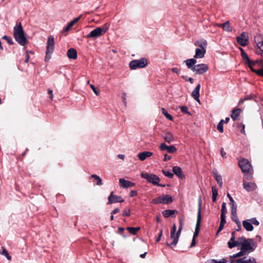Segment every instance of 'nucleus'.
<instances>
[{
    "instance_id": "nucleus-47",
    "label": "nucleus",
    "mask_w": 263,
    "mask_h": 263,
    "mask_svg": "<svg viewBox=\"0 0 263 263\" xmlns=\"http://www.w3.org/2000/svg\"><path fill=\"white\" fill-rule=\"evenodd\" d=\"M181 111L185 114L191 115V114L190 112L188 111V107L186 106H182L180 107Z\"/></svg>"
},
{
    "instance_id": "nucleus-5",
    "label": "nucleus",
    "mask_w": 263,
    "mask_h": 263,
    "mask_svg": "<svg viewBox=\"0 0 263 263\" xmlns=\"http://www.w3.org/2000/svg\"><path fill=\"white\" fill-rule=\"evenodd\" d=\"M201 197L199 198L198 199V213H197V222L195 227V230L194 233L193 238H196L199 235V232L200 231V222L201 220Z\"/></svg>"
},
{
    "instance_id": "nucleus-49",
    "label": "nucleus",
    "mask_w": 263,
    "mask_h": 263,
    "mask_svg": "<svg viewBox=\"0 0 263 263\" xmlns=\"http://www.w3.org/2000/svg\"><path fill=\"white\" fill-rule=\"evenodd\" d=\"M237 128H240V132L241 134H245V125L241 123L238 124L237 125Z\"/></svg>"
},
{
    "instance_id": "nucleus-35",
    "label": "nucleus",
    "mask_w": 263,
    "mask_h": 263,
    "mask_svg": "<svg viewBox=\"0 0 263 263\" xmlns=\"http://www.w3.org/2000/svg\"><path fill=\"white\" fill-rule=\"evenodd\" d=\"M1 249H2V251L1 252L0 251V253L2 255H4L7 258V259L8 260H11V256L9 254L7 250L4 247H2L1 248Z\"/></svg>"
},
{
    "instance_id": "nucleus-3",
    "label": "nucleus",
    "mask_w": 263,
    "mask_h": 263,
    "mask_svg": "<svg viewBox=\"0 0 263 263\" xmlns=\"http://www.w3.org/2000/svg\"><path fill=\"white\" fill-rule=\"evenodd\" d=\"M54 49V39L52 35L49 36L48 37L47 46H46V55L45 57V61H48L51 57V54L53 52Z\"/></svg>"
},
{
    "instance_id": "nucleus-64",
    "label": "nucleus",
    "mask_w": 263,
    "mask_h": 263,
    "mask_svg": "<svg viewBox=\"0 0 263 263\" xmlns=\"http://www.w3.org/2000/svg\"><path fill=\"white\" fill-rule=\"evenodd\" d=\"M172 157L167 154H165L164 156L163 161H167L171 159Z\"/></svg>"
},
{
    "instance_id": "nucleus-12",
    "label": "nucleus",
    "mask_w": 263,
    "mask_h": 263,
    "mask_svg": "<svg viewBox=\"0 0 263 263\" xmlns=\"http://www.w3.org/2000/svg\"><path fill=\"white\" fill-rule=\"evenodd\" d=\"M160 149L161 151H167V152L171 154L175 153L177 149L173 145H167L164 143H162L160 145Z\"/></svg>"
},
{
    "instance_id": "nucleus-59",
    "label": "nucleus",
    "mask_w": 263,
    "mask_h": 263,
    "mask_svg": "<svg viewBox=\"0 0 263 263\" xmlns=\"http://www.w3.org/2000/svg\"><path fill=\"white\" fill-rule=\"evenodd\" d=\"M137 194H138L137 191H136L135 190H132V191H130V192L129 193V196L130 197H133L137 196Z\"/></svg>"
},
{
    "instance_id": "nucleus-54",
    "label": "nucleus",
    "mask_w": 263,
    "mask_h": 263,
    "mask_svg": "<svg viewBox=\"0 0 263 263\" xmlns=\"http://www.w3.org/2000/svg\"><path fill=\"white\" fill-rule=\"evenodd\" d=\"M109 24L108 23H105L102 28V33L104 34L109 29Z\"/></svg>"
},
{
    "instance_id": "nucleus-53",
    "label": "nucleus",
    "mask_w": 263,
    "mask_h": 263,
    "mask_svg": "<svg viewBox=\"0 0 263 263\" xmlns=\"http://www.w3.org/2000/svg\"><path fill=\"white\" fill-rule=\"evenodd\" d=\"M179 226L178 230L182 231V229H183V224H184V220L182 217H181L179 219Z\"/></svg>"
},
{
    "instance_id": "nucleus-41",
    "label": "nucleus",
    "mask_w": 263,
    "mask_h": 263,
    "mask_svg": "<svg viewBox=\"0 0 263 263\" xmlns=\"http://www.w3.org/2000/svg\"><path fill=\"white\" fill-rule=\"evenodd\" d=\"M257 46L260 49V53L257 52V54H260L261 57L263 58V41L258 42L257 43Z\"/></svg>"
},
{
    "instance_id": "nucleus-51",
    "label": "nucleus",
    "mask_w": 263,
    "mask_h": 263,
    "mask_svg": "<svg viewBox=\"0 0 263 263\" xmlns=\"http://www.w3.org/2000/svg\"><path fill=\"white\" fill-rule=\"evenodd\" d=\"M250 221L251 224H254L255 226H258L259 224V221L256 219V218H252L250 219H249Z\"/></svg>"
},
{
    "instance_id": "nucleus-36",
    "label": "nucleus",
    "mask_w": 263,
    "mask_h": 263,
    "mask_svg": "<svg viewBox=\"0 0 263 263\" xmlns=\"http://www.w3.org/2000/svg\"><path fill=\"white\" fill-rule=\"evenodd\" d=\"M195 45L198 46L202 50L205 49V46L207 45V42L205 40H203L202 43L198 41L196 42Z\"/></svg>"
},
{
    "instance_id": "nucleus-30",
    "label": "nucleus",
    "mask_w": 263,
    "mask_h": 263,
    "mask_svg": "<svg viewBox=\"0 0 263 263\" xmlns=\"http://www.w3.org/2000/svg\"><path fill=\"white\" fill-rule=\"evenodd\" d=\"M241 111V109L240 108L234 109L232 110V112L231 115V117L233 119V121L236 120L237 117L239 116L240 113Z\"/></svg>"
},
{
    "instance_id": "nucleus-32",
    "label": "nucleus",
    "mask_w": 263,
    "mask_h": 263,
    "mask_svg": "<svg viewBox=\"0 0 263 263\" xmlns=\"http://www.w3.org/2000/svg\"><path fill=\"white\" fill-rule=\"evenodd\" d=\"M241 51V55L245 61V63L250 62V58L242 48H240Z\"/></svg>"
},
{
    "instance_id": "nucleus-38",
    "label": "nucleus",
    "mask_w": 263,
    "mask_h": 263,
    "mask_svg": "<svg viewBox=\"0 0 263 263\" xmlns=\"http://www.w3.org/2000/svg\"><path fill=\"white\" fill-rule=\"evenodd\" d=\"M259 63L258 61L255 60V61H252L250 59V62L246 63V64L248 65V66L250 68L251 70L252 71V70H256L255 69L253 68V66L255 65L256 64H258Z\"/></svg>"
},
{
    "instance_id": "nucleus-2",
    "label": "nucleus",
    "mask_w": 263,
    "mask_h": 263,
    "mask_svg": "<svg viewBox=\"0 0 263 263\" xmlns=\"http://www.w3.org/2000/svg\"><path fill=\"white\" fill-rule=\"evenodd\" d=\"M13 37L15 40L21 46H25L27 43L28 41L25 36V33L21 23L14 27Z\"/></svg>"
},
{
    "instance_id": "nucleus-17",
    "label": "nucleus",
    "mask_w": 263,
    "mask_h": 263,
    "mask_svg": "<svg viewBox=\"0 0 263 263\" xmlns=\"http://www.w3.org/2000/svg\"><path fill=\"white\" fill-rule=\"evenodd\" d=\"M200 87H201L200 84L199 83L195 87L194 89L193 90V91L192 92V95H191L192 97L196 101H197L199 103H200V100H199V96H200L199 91H200Z\"/></svg>"
},
{
    "instance_id": "nucleus-6",
    "label": "nucleus",
    "mask_w": 263,
    "mask_h": 263,
    "mask_svg": "<svg viewBox=\"0 0 263 263\" xmlns=\"http://www.w3.org/2000/svg\"><path fill=\"white\" fill-rule=\"evenodd\" d=\"M238 165L241 171L245 173H250L253 172L252 166L250 161L247 159H241L238 162Z\"/></svg>"
},
{
    "instance_id": "nucleus-27",
    "label": "nucleus",
    "mask_w": 263,
    "mask_h": 263,
    "mask_svg": "<svg viewBox=\"0 0 263 263\" xmlns=\"http://www.w3.org/2000/svg\"><path fill=\"white\" fill-rule=\"evenodd\" d=\"M213 176L216 180L217 183L218 184L219 186L221 188L222 187V179L221 175L218 174V172L217 171H213Z\"/></svg>"
},
{
    "instance_id": "nucleus-48",
    "label": "nucleus",
    "mask_w": 263,
    "mask_h": 263,
    "mask_svg": "<svg viewBox=\"0 0 263 263\" xmlns=\"http://www.w3.org/2000/svg\"><path fill=\"white\" fill-rule=\"evenodd\" d=\"M151 203L154 204H161V196H159V197L153 199L152 200Z\"/></svg>"
},
{
    "instance_id": "nucleus-39",
    "label": "nucleus",
    "mask_w": 263,
    "mask_h": 263,
    "mask_svg": "<svg viewBox=\"0 0 263 263\" xmlns=\"http://www.w3.org/2000/svg\"><path fill=\"white\" fill-rule=\"evenodd\" d=\"M231 217L232 220L235 222L236 224H239L240 223V221L237 215V212L231 213Z\"/></svg>"
},
{
    "instance_id": "nucleus-40",
    "label": "nucleus",
    "mask_w": 263,
    "mask_h": 263,
    "mask_svg": "<svg viewBox=\"0 0 263 263\" xmlns=\"http://www.w3.org/2000/svg\"><path fill=\"white\" fill-rule=\"evenodd\" d=\"M161 110L162 114L167 119H168L170 121H172L173 120V117L167 112V110L165 108H162Z\"/></svg>"
},
{
    "instance_id": "nucleus-23",
    "label": "nucleus",
    "mask_w": 263,
    "mask_h": 263,
    "mask_svg": "<svg viewBox=\"0 0 263 263\" xmlns=\"http://www.w3.org/2000/svg\"><path fill=\"white\" fill-rule=\"evenodd\" d=\"M67 55L70 59L76 60L78 57L77 51L74 48H70L67 51Z\"/></svg>"
},
{
    "instance_id": "nucleus-31",
    "label": "nucleus",
    "mask_w": 263,
    "mask_h": 263,
    "mask_svg": "<svg viewBox=\"0 0 263 263\" xmlns=\"http://www.w3.org/2000/svg\"><path fill=\"white\" fill-rule=\"evenodd\" d=\"M237 43L242 46H245L248 45L249 40L248 39H243L241 37H237Z\"/></svg>"
},
{
    "instance_id": "nucleus-63",
    "label": "nucleus",
    "mask_w": 263,
    "mask_h": 263,
    "mask_svg": "<svg viewBox=\"0 0 263 263\" xmlns=\"http://www.w3.org/2000/svg\"><path fill=\"white\" fill-rule=\"evenodd\" d=\"M162 233H163V230L161 229L160 231V232L159 233L158 236L156 238V242H159L160 240L161 236L162 235Z\"/></svg>"
},
{
    "instance_id": "nucleus-19",
    "label": "nucleus",
    "mask_w": 263,
    "mask_h": 263,
    "mask_svg": "<svg viewBox=\"0 0 263 263\" xmlns=\"http://www.w3.org/2000/svg\"><path fill=\"white\" fill-rule=\"evenodd\" d=\"M161 196V204H169L173 202V198L170 195H162Z\"/></svg>"
},
{
    "instance_id": "nucleus-10",
    "label": "nucleus",
    "mask_w": 263,
    "mask_h": 263,
    "mask_svg": "<svg viewBox=\"0 0 263 263\" xmlns=\"http://www.w3.org/2000/svg\"><path fill=\"white\" fill-rule=\"evenodd\" d=\"M257 263L256 259L253 257H243L242 258L231 260L230 263Z\"/></svg>"
},
{
    "instance_id": "nucleus-18",
    "label": "nucleus",
    "mask_w": 263,
    "mask_h": 263,
    "mask_svg": "<svg viewBox=\"0 0 263 263\" xmlns=\"http://www.w3.org/2000/svg\"><path fill=\"white\" fill-rule=\"evenodd\" d=\"M240 240H239V238L237 240H235V238L233 237H231L230 240L228 242V247L230 249H232L234 247L239 246H240Z\"/></svg>"
},
{
    "instance_id": "nucleus-28",
    "label": "nucleus",
    "mask_w": 263,
    "mask_h": 263,
    "mask_svg": "<svg viewBox=\"0 0 263 263\" xmlns=\"http://www.w3.org/2000/svg\"><path fill=\"white\" fill-rule=\"evenodd\" d=\"M242 225L247 231H252L253 230V226L251 224L249 219L243 220L242 221Z\"/></svg>"
},
{
    "instance_id": "nucleus-11",
    "label": "nucleus",
    "mask_w": 263,
    "mask_h": 263,
    "mask_svg": "<svg viewBox=\"0 0 263 263\" xmlns=\"http://www.w3.org/2000/svg\"><path fill=\"white\" fill-rule=\"evenodd\" d=\"M102 29L100 27H97L92 30L87 35V38H98L103 35Z\"/></svg>"
},
{
    "instance_id": "nucleus-45",
    "label": "nucleus",
    "mask_w": 263,
    "mask_h": 263,
    "mask_svg": "<svg viewBox=\"0 0 263 263\" xmlns=\"http://www.w3.org/2000/svg\"><path fill=\"white\" fill-rule=\"evenodd\" d=\"M162 173L168 178H173L174 177V174L168 171L162 170Z\"/></svg>"
},
{
    "instance_id": "nucleus-33",
    "label": "nucleus",
    "mask_w": 263,
    "mask_h": 263,
    "mask_svg": "<svg viewBox=\"0 0 263 263\" xmlns=\"http://www.w3.org/2000/svg\"><path fill=\"white\" fill-rule=\"evenodd\" d=\"M90 178H93L97 180L96 184L98 185H102L103 184L102 179L98 175L96 174L91 175Z\"/></svg>"
},
{
    "instance_id": "nucleus-50",
    "label": "nucleus",
    "mask_w": 263,
    "mask_h": 263,
    "mask_svg": "<svg viewBox=\"0 0 263 263\" xmlns=\"http://www.w3.org/2000/svg\"><path fill=\"white\" fill-rule=\"evenodd\" d=\"M252 72H254L258 76L263 77V68L258 70H252Z\"/></svg>"
},
{
    "instance_id": "nucleus-14",
    "label": "nucleus",
    "mask_w": 263,
    "mask_h": 263,
    "mask_svg": "<svg viewBox=\"0 0 263 263\" xmlns=\"http://www.w3.org/2000/svg\"><path fill=\"white\" fill-rule=\"evenodd\" d=\"M119 183L121 187L124 189L133 187L135 185V183L134 182L125 180L124 178L119 179Z\"/></svg>"
},
{
    "instance_id": "nucleus-13",
    "label": "nucleus",
    "mask_w": 263,
    "mask_h": 263,
    "mask_svg": "<svg viewBox=\"0 0 263 263\" xmlns=\"http://www.w3.org/2000/svg\"><path fill=\"white\" fill-rule=\"evenodd\" d=\"M162 137L164 139L165 141L167 143H171L174 141L175 138L173 134L168 131L163 132Z\"/></svg>"
},
{
    "instance_id": "nucleus-29",
    "label": "nucleus",
    "mask_w": 263,
    "mask_h": 263,
    "mask_svg": "<svg viewBox=\"0 0 263 263\" xmlns=\"http://www.w3.org/2000/svg\"><path fill=\"white\" fill-rule=\"evenodd\" d=\"M178 211L176 210H165L162 212V215L165 218H168L172 216L175 213H177Z\"/></svg>"
},
{
    "instance_id": "nucleus-7",
    "label": "nucleus",
    "mask_w": 263,
    "mask_h": 263,
    "mask_svg": "<svg viewBox=\"0 0 263 263\" xmlns=\"http://www.w3.org/2000/svg\"><path fill=\"white\" fill-rule=\"evenodd\" d=\"M142 178L146 179L149 183H152L154 185H156L158 182L160 181V178L156 175L154 174L142 173L141 174Z\"/></svg>"
},
{
    "instance_id": "nucleus-58",
    "label": "nucleus",
    "mask_w": 263,
    "mask_h": 263,
    "mask_svg": "<svg viewBox=\"0 0 263 263\" xmlns=\"http://www.w3.org/2000/svg\"><path fill=\"white\" fill-rule=\"evenodd\" d=\"M29 52H31L32 53V52L31 51H26V53H25V62L26 63H28L29 60Z\"/></svg>"
},
{
    "instance_id": "nucleus-16",
    "label": "nucleus",
    "mask_w": 263,
    "mask_h": 263,
    "mask_svg": "<svg viewBox=\"0 0 263 263\" xmlns=\"http://www.w3.org/2000/svg\"><path fill=\"white\" fill-rule=\"evenodd\" d=\"M172 171L173 174L178 177L179 178L181 179L185 178V176L183 174L182 169L180 167L178 166H173Z\"/></svg>"
},
{
    "instance_id": "nucleus-4",
    "label": "nucleus",
    "mask_w": 263,
    "mask_h": 263,
    "mask_svg": "<svg viewBox=\"0 0 263 263\" xmlns=\"http://www.w3.org/2000/svg\"><path fill=\"white\" fill-rule=\"evenodd\" d=\"M148 64V61L145 58H142L140 60H134L129 62V66L130 69L134 70L137 68H143L145 67Z\"/></svg>"
},
{
    "instance_id": "nucleus-25",
    "label": "nucleus",
    "mask_w": 263,
    "mask_h": 263,
    "mask_svg": "<svg viewBox=\"0 0 263 263\" xmlns=\"http://www.w3.org/2000/svg\"><path fill=\"white\" fill-rule=\"evenodd\" d=\"M184 62L185 63L187 68L190 69L192 71L193 70L194 66L196 65V63H197V61L195 58L187 59Z\"/></svg>"
},
{
    "instance_id": "nucleus-22",
    "label": "nucleus",
    "mask_w": 263,
    "mask_h": 263,
    "mask_svg": "<svg viewBox=\"0 0 263 263\" xmlns=\"http://www.w3.org/2000/svg\"><path fill=\"white\" fill-rule=\"evenodd\" d=\"M153 155V153L148 151H144L140 153L138 155V157L141 161L145 160L147 158L150 157Z\"/></svg>"
},
{
    "instance_id": "nucleus-9",
    "label": "nucleus",
    "mask_w": 263,
    "mask_h": 263,
    "mask_svg": "<svg viewBox=\"0 0 263 263\" xmlns=\"http://www.w3.org/2000/svg\"><path fill=\"white\" fill-rule=\"evenodd\" d=\"M124 201V199L121 196L114 195V192L112 191L110 193V195L108 197V202L107 204H110L117 202L122 203Z\"/></svg>"
},
{
    "instance_id": "nucleus-60",
    "label": "nucleus",
    "mask_w": 263,
    "mask_h": 263,
    "mask_svg": "<svg viewBox=\"0 0 263 263\" xmlns=\"http://www.w3.org/2000/svg\"><path fill=\"white\" fill-rule=\"evenodd\" d=\"M252 172H251V173H247V174H246L245 175V178L248 179V180H251L253 178V176H252Z\"/></svg>"
},
{
    "instance_id": "nucleus-24",
    "label": "nucleus",
    "mask_w": 263,
    "mask_h": 263,
    "mask_svg": "<svg viewBox=\"0 0 263 263\" xmlns=\"http://www.w3.org/2000/svg\"><path fill=\"white\" fill-rule=\"evenodd\" d=\"M81 15L79 16L78 17L74 18L72 21L69 22L67 26L65 27L63 29V31L65 32L68 31L76 23H77L80 18L81 17Z\"/></svg>"
},
{
    "instance_id": "nucleus-57",
    "label": "nucleus",
    "mask_w": 263,
    "mask_h": 263,
    "mask_svg": "<svg viewBox=\"0 0 263 263\" xmlns=\"http://www.w3.org/2000/svg\"><path fill=\"white\" fill-rule=\"evenodd\" d=\"M130 215V210L128 209V210H123L122 213L123 216H129Z\"/></svg>"
},
{
    "instance_id": "nucleus-34",
    "label": "nucleus",
    "mask_w": 263,
    "mask_h": 263,
    "mask_svg": "<svg viewBox=\"0 0 263 263\" xmlns=\"http://www.w3.org/2000/svg\"><path fill=\"white\" fill-rule=\"evenodd\" d=\"M126 229L129 231V232L134 235H135L137 232L140 230V227L134 228V227H127Z\"/></svg>"
},
{
    "instance_id": "nucleus-21",
    "label": "nucleus",
    "mask_w": 263,
    "mask_h": 263,
    "mask_svg": "<svg viewBox=\"0 0 263 263\" xmlns=\"http://www.w3.org/2000/svg\"><path fill=\"white\" fill-rule=\"evenodd\" d=\"M219 27L222 28L224 31L230 32L232 31L233 28L230 25L229 21H226L224 23L219 24L218 25Z\"/></svg>"
},
{
    "instance_id": "nucleus-43",
    "label": "nucleus",
    "mask_w": 263,
    "mask_h": 263,
    "mask_svg": "<svg viewBox=\"0 0 263 263\" xmlns=\"http://www.w3.org/2000/svg\"><path fill=\"white\" fill-rule=\"evenodd\" d=\"M227 212L226 203L223 202L221 205V216H226Z\"/></svg>"
},
{
    "instance_id": "nucleus-37",
    "label": "nucleus",
    "mask_w": 263,
    "mask_h": 263,
    "mask_svg": "<svg viewBox=\"0 0 263 263\" xmlns=\"http://www.w3.org/2000/svg\"><path fill=\"white\" fill-rule=\"evenodd\" d=\"M227 260L226 258H222L220 260H217L214 259H210L207 260L205 263H227Z\"/></svg>"
},
{
    "instance_id": "nucleus-42",
    "label": "nucleus",
    "mask_w": 263,
    "mask_h": 263,
    "mask_svg": "<svg viewBox=\"0 0 263 263\" xmlns=\"http://www.w3.org/2000/svg\"><path fill=\"white\" fill-rule=\"evenodd\" d=\"M223 122H224V120H221L217 126V128L218 130L221 133L223 132Z\"/></svg>"
},
{
    "instance_id": "nucleus-15",
    "label": "nucleus",
    "mask_w": 263,
    "mask_h": 263,
    "mask_svg": "<svg viewBox=\"0 0 263 263\" xmlns=\"http://www.w3.org/2000/svg\"><path fill=\"white\" fill-rule=\"evenodd\" d=\"M243 188L248 192L253 191L257 188L255 183L248 182L245 181H243Z\"/></svg>"
},
{
    "instance_id": "nucleus-56",
    "label": "nucleus",
    "mask_w": 263,
    "mask_h": 263,
    "mask_svg": "<svg viewBox=\"0 0 263 263\" xmlns=\"http://www.w3.org/2000/svg\"><path fill=\"white\" fill-rule=\"evenodd\" d=\"M212 196L217 197L218 195V190L216 189L215 187L213 186L212 187Z\"/></svg>"
},
{
    "instance_id": "nucleus-52",
    "label": "nucleus",
    "mask_w": 263,
    "mask_h": 263,
    "mask_svg": "<svg viewBox=\"0 0 263 263\" xmlns=\"http://www.w3.org/2000/svg\"><path fill=\"white\" fill-rule=\"evenodd\" d=\"M226 216H220V226L221 227H224V224L226 223Z\"/></svg>"
},
{
    "instance_id": "nucleus-1",
    "label": "nucleus",
    "mask_w": 263,
    "mask_h": 263,
    "mask_svg": "<svg viewBox=\"0 0 263 263\" xmlns=\"http://www.w3.org/2000/svg\"><path fill=\"white\" fill-rule=\"evenodd\" d=\"M240 240V250H242L246 254L253 252L257 247L256 243L252 238L247 239L243 236L239 237Z\"/></svg>"
},
{
    "instance_id": "nucleus-61",
    "label": "nucleus",
    "mask_w": 263,
    "mask_h": 263,
    "mask_svg": "<svg viewBox=\"0 0 263 263\" xmlns=\"http://www.w3.org/2000/svg\"><path fill=\"white\" fill-rule=\"evenodd\" d=\"M90 87L97 96L99 95V92L97 90L96 88L95 87V86L91 84Z\"/></svg>"
},
{
    "instance_id": "nucleus-44",
    "label": "nucleus",
    "mask_w": 263,
    "mask_h": 263,
    "mask_svg": "<svg viewBox=\"0 0 263 263\" xmlns=\"http://www.w3.org/2000/svg\"><path fill=\"white\" fill-rule=\"evenodd\" d=\"M245 255H246V253H245L242 250H240V251L239 252H238L237 253L234 254L233 255H230V257L233 258H236L238 257L244 256Z\"/></svg>"
},
{
    "instance_id": "nucleus-8",
    "label": "nucleus",
    "mask_w": 263,
    "mask_h": 263,
    "mask_svg": "<svg viewBox=\"0 0 263 263\" xmlns=\"http://www.w3.org/2000/svg\"><path fill=\"white\" fill-rule=\"evenodd\" d=\"M209 70V66L205 64H199L194 66L193 71L195 74H203Z\"/></svg>"
},
{
    "instance_id": "nucleus-46",
    "label": "nucleus",
    "mask_w": 263,
    "mask_h": 263,
    "mask_svg": "<svg viewBox=\"0 0 263 263\" xmlns=\"http://www.w3.org/2000/svg\"><path fill=\"white\" fill-rule=\"evenodd\" d=\"M2 39L4 40H5L9 45H12L14 44V42L12 41V39L11 37L8 36L7 35H4L2 37Z\"/></svg>"
},
{
    "instance_id": "nucleus-62",
    "label": "nucleus",
    "mask_w": 263,
    "mask_h": 263,
    "mask_svg": "<svg viewBox=\"0 0 263 263\" xmlns=\"http://www.w3.org/2000/svg\"><path fill=\"white\" fill-rule=\"evenodd\" d=\"M172 71L177 73L178 76H179L180 70L178 68L174 67L172 69Z\"/></svg>"
},
{
    "instance_id": "nucleus-55",
    "label": "nucleus",
    "mask_w": 263,
    "mask_h": 263,
    "mask_svg": "<svg viewBox=\"0 0 263 263\" xmlns=\"http://www.w3.org/2000/svg\"><path fill=\"white\" fill-rule=\"evenodd\" d=\"M231 206V213L237 212V204L235 203L234 204H232Z\"/></svg>"
},
{
    "instance_id": "nucleus-26",
    "label": "nucleus",
    "mask_w": 263,
    "mask_h": 263,
    "mask_svg": "<svg viewBox=\"0 0 263 263\" xmlns=\"http://www.w3.org/2000/svg\"><path fill=\"white\" fill-rule=\"evenodd\" d=\"M205 52L206 49H203V50H202L199 48H196L195 50V54L194 55V58L195 59L202 58L204 57Z\"/></svg>"
},
{
    "instance_id": "nucleus-20",
    "label": "nucleus",
    "mask_w": 263,
    "mask_h": 263,
    "mask_svg": "<svg viewBox=\"0 0 263 263\" xmlns=\"http://www.w3.org/2000/svg\"><path fill=\"white\" fill-rule=\"evenodd\" d=\"M181 230H178L177 232H176V236H175V238H174V240H173L172 243H166V245L167 246L170 247L171 248L175 247L177 244V243L178 242L179 238V237L181 234Z\"/></svg>"
}]
</instances>
